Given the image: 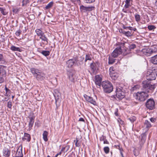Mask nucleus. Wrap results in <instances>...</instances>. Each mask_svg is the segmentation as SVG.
Here are the masks:
<instances>
[{"instance_id":"nucleus-9","label":"nucleus","mask_w":157,"mask_h":157,"mask_svg":"<svg viewBox=\"0 0 157 157\" xmlns=\"http://www.w3.org/2000/svg\"><path fill=\"white\" fill-rule=\"evenodd\" d=\"M84 97L86 101H87L88 102H90L94 105H96V102L91 97L85 94L84 95Z\"/></svg>"},{"instance_id":"nucleus-60","label":"nucleus","mask_w":157,"mask_h":157,"mask_svg":"<svg viewBox=\"0 0 157 157\" xmlns=\"http://www.w3.org/2000/svg\"><path fill=\"white\" fill-rule=\"evenodd\" d=\"M9 98H5L2 99V101H6L9 100Z\"/></svg>"},{"instance_id":"nucleus-27","label":"nucleus","mask_w":157,"mask_h":157,"mask_svg":"<svg viewBox=\"0 0 157 157\" xmlns=\"http://www.w3.org/2000/svg\"><path fill=\"white\" fill-rule=\"evenodd\" d=\"M35 32L37 36L39 37L44 34V33L40 29H37L35 30Z\"/></svg>"},{"instance_id":"nucleus-1","label":"nucleus","mask_w":157,"mask_h":157,"mask_svg":"<svg viewBox=\"0 0 157 157\" xmlns=\"http://www.w3.org/2000/svg\"><path fill=\"white\" fill-rule=\"evenodd\" d=\"M143 88L144 91L138 92L134 95L135 98L137 100L143 102L148 97V93H152L155 88V84H151L147 81H144L142 83Z\"/></svg>"},{"instance_id":"nucleus-36","label":"nucleus","mask_w":157,"mask_h":157,"mask_svg":"<svg viewBox=\"0 0 157 157\" xmlns=\"http://www.w3.org/2000/svg\"><path fill=\"white\" fill-rule=\"evenodd\" d=\"M0 12H1V13L4 15H6L7 14V12L5 9L0 7Z\"/></svg>"},{"instance_id":"nucleus-39","label":"nucleus","mask_w":157,"mask_h":157,"mask_svg":"<svg viewBox=\"0 0 157 157\" xmlns=\"http://www.w3.org/2000/svg\"><path fill=\"white\" fill-rule=\"evenodd\" d=\"M128 47L129 49V50L130 51L131 50L134 49L136 48V45L135 44H132L130 45Z\"/></svg>"},{"instance_id":"nucleus-7","label":"nucleus","mask_w":157,"mask_h":157,"mask_svg":"<svg viewBox=\"0 0 157 157\" xmlns=\"http://www.w3.org/2000/svg\"><path fill=\"white\" fill-rule=\"evenodd\" d=\"M67 75L69 79L71 82H73L75 80L74 75L75 73V71L72 69L68 70L67 69Z\"/></svg>"},{"instance_id":"nucleus-18","label":"nucleus","mask_w":157,"mask_h":157,"mask_svg":"<svg viewBox=\"0 0 157 157\" xmlns=\"http://www.w3.org/2000/svg\"><path fill=\"white\" fill-rule=\"evenodd\" d=\"M22 145H20L19 146L18 149L17 150V152L16 154V155L21 157H23V155L22 153Z\"/></svg>"},{"instance_id":"nucleus-31","label":"nucleus","mask_w":157,"mask_h":157,"mask_svg":"<svg viewBox=\"0 0 157 157\" xmlns=\"http://www.w3.org/2000/svg\"><path fill=\"white\" fill-rule=\"evenodd\" d=\"M41 53L42 55L45 56H48L50 54V52L48 51L43 50Z\"/></svg>"},{"instance_id":"nucleus-43","label":"nucleus","mask_w":157,"mask_h":157,"mask_svg":"<svg viewBox=\"0 0 157 157\" xmlns=\"http://www.w3.org/2000/svg\"><path fill=\"white\" fill-rule=\"evenodd\" d=\"M145 142H143V141L140 140L139 141L140 144V148L141 149L142 147H143L144 144Z\"/></svg>"},{"instance_id":"nucleus-2","label":"nucleus","mask_w":157,"mask_h":157,"mask_svg":"<svg viewBox=\"0 0 157 157\" xmlns=\"http://www.w3.org/2000/svg\"><path fill=\"white\" fill-rule=\"evenodd\" d=\"M122 83H117L116 86L115 96L119 100H121L125 97V91Z\"/></svg>"},{"instance_id":"nucleus-49","label":"nucleus","mask_w":157,"mask_h":157,"mask_svg":"<svg viewBox=\"0 0 157 157\" xmlns=\"http://www.w3.org/2000/svg\"><path fill=\"white\" fill-rule=\"evenodd\" d=\"M70 148V146L69 145H66L64 147V150H65V152H67Z\"/></svg>"},{"instance_id":"nucleus-33","label":"nucleus","mask_w":157,"mask_h":157,"mask_svg":"<svg viewBox=\"0 0 157 157\" xmlns=\"http://www.w3.org/2000/svg\"><path fill=\"white\" fill-rule=\"evenodd\" d=\"M141 140L143 141V142H145L146 139V135L145 133H143L141 135Z\"/></svg>"},{"instance_id":"nucleus-30","label":"nucleus","mask_w":157,"mask_h":157,"mask_svg":"<svg viewBox=\"0 0 157 157\" xmlns=\"http://www.w3.org/2000/svg\"><path fill=\"white\" fill-rule=\"evenodd\" d=\"M0 74H2L3 76L6 74V71L2 65H0Z\"/></svg>"},{"instance_id":"nucleus-56","label":"nucleus","mask_w":157,"mask_h":157,"mask_svg":"<svg viewBox=\"0 0 157 157\" xmlns=\"http://www.w3.org/2000/svg\"><path fill=\"white\" fill-rule=\"evenodd\" d=\"M114 71V68L113 67H111L109 70V71L111 73L112 71Z\"/></svg>"},{"instance_id":"nucleus-19","label":"nucleus","mask_w":157,"mask_h":157,"mask_svg":"<svg viewBox=\"0 0 157 157\" xmlns=\"http://www.w3.org/2000/svg\"><path fill=\"white\" fill-rule=\"evenodd\" d=\"M22 140L23 141L27 140V141L29 142L31 140L30 135L28 133H25L24 134V137L22 138Z\"/></svg>"},{"instance_id":"nucleus-4","label":"nucleus","mask_w":157,"mask_h":157,"mask_svg":"<svg viewBox=\"0 0 157 157\" xmlns=\"http://www.w3.org/2000/svg\"><path fill=\"white\" fill-rule=\"evenodd\" d=\"M101 86L104 91L106 93H109L113 90V88L112 84L109 81H104L101 82Z\"/></svg>"},{"instance_id":"nucleus-35","label":"nucleus","mask_w":157,"mask_h":157,"mask_svg":"<svg viewBox=\"0 0 157 157\" xmlns=\"http://www.w3.org/2000/svg\"><path fill=\"white\" fill-rule=\"evenodd\" d=\"M92 60V58L91 57V55L89 54H86L85 57V61L86 62L87 60L91 61Z\"/></svg>"},{"instance_id":"nucleus-51","label":"nucleus","mask_w":157,"mask_h":157,"mask_svg":"<svg viewBox=\"0 0 157 157\" xmlns=\"http://www.w3.org/2000/svg\"><path fill=\"white\" fill-rule=\"evenodd\" d=\"M114 146L116 147V148L118 149L120 151L123 150L122 148L119 145H115Z\"/></svg>"},{"instance_id":"nucleus-47","label":"nucleus","mask_w":157,"mask_h":157,"mask_svg":"<svg viewBox=\"0 0 157 157\" xmlns=\"http://www.w3.org/2000/svg\"><path fill=\"white\" fill-rule=\"evenodd\" d=\"M118 121L120 124L122 125H124V122L123 121H122L121 119L120 118H119L118 119Z\"/></svg>"},{"instance_id":"nucleus-46","label":"nucleus","mask_w":157,"mask_h":157,"mask_svg":"<svg viewBox=\"0 0 157 157\" xmlns=\"http://www.w3.org/2000/svg\"><path fill=\"white\" fill-rule=\"evenodd\" d=\"M85 2L87 3H91L94 2L95 0H84Z\"/></svg>"},{"instance_id":"nucleus-53","label":"nucleus","mask_w":157,"mask_h":157,"mask_svg":"<svg viewBox=\"0 0 157 157\" xmlns=\"http://www.w3.org/2000/svg\"><path fill=\"white\" fill-rule=\"evenodd\" d=\"M128 29H129L130 30H133L134 31H136L137 29L136 28H133L132 27H131V26H129V27H128Z\"/></svg>"},{"instance_id":"nucleus-25","label":"nucleus","mask_w":157,"mask_h":157,"mask_svg":"<svg viewBox=\"0 0 157 157\" xmlns=\"http://www.w3.org/2000/svg\"><path fill=\"white\" fill-rule=\"evenodd\" d=\"M10 49L13 51H18L19 52H21L22 51V49L20 48L16 47L15 46L12 45L10 48Z\"/></svg>"},{"instance_id":"nucleus-21","label":"nucleus","mask_w":157,"mask_h":157,"mask_svg":"<svg viewBox=\"0 0 157 157\" xmlns=\"http://www.w3.org/2000/svg\"><path fill=\"white\" fill-rule=\"evenodd\" d=\"M75 58L76 59V61H75V64L78 66L83 64L82 61L84 59V58H81L80 60H78L77 57H75Z\"/></svg>"},{"instance_id":"nucleus-50","label":"nucleus","mask_w":157,"mask_h":157,"mask_svg":"<svg viewBox=\"0 0 157 157\" xmlns=\"http://www.w3.org/2000/svg\"><path fill=\"white\" fill-rule=\"evenodd\" d=\"M13 11L14 13H16L18 12V10L17 8H13Z\"/></svg>"},{"instance_id":"nucleus-3","label":"nucleus","mask_w":157,"mask_h":157,"mask_svg":"<svg viewBox=\"0 0 157 157\" xmlns=\"http://www.w3.org/2000/svg\"><path fill=\"white\" fill-rule=\"evenodd\" d=\"M157 75V68H152L151 70H150L147 71L146 76L147 80L145 81H148L151 83L150 81L155 80ZM151 84H152L151 83Z\"/></svg>"},{"instance_id":"nucleus-16","label":"nucleus","mask_w":157,"mask_h":157,"mask_svg":"<svg viewBox=\"0 0 157 157\" xmlns=\"http://www.w3.org/2000/svg\"><path fill=\"white\" fill-rule=\"evenodd\" d=\"M3 155L5 157H9L10 154V151L8 148H5L3 150Z\"/></svg>"},{"instance_id":"nucleus-11","label":"nucleus","mask_w":157,"mask_h":157,"mask_svg":"<svg viewBox=\"0 0 157 157\" xmlns=\"http://www.w3.org/2000/svg\"><path fill=\"white\" fill-rule=\"evenodd\" d=\"M35 77L38 80L42 81L45 78V74L40 71L37 75H36Z\"/></svg>"},{"instance_id":"nucleus-22","label":"nucleus","mask_w":157,"mask_h":157,"mask_svg":"<svg viewBox=\"0 0 157 157\" xmlns=\"http://www.w3.org/2000/svg\"><path fill=\"white\" fill-rule=\"evenodd\" d=\"M151 61L153 64L157 65V54L152 57L151 59Z\"/></svg>"},{"instance_id":"nucleus-63","label":"nucleus","mask_w":157,"mask_h":157,"mask_svg":"<svg viewBox=\"0 0 157 157\" xmlns=\"http://www.w3.org/2000/svg\"><path fill=\"white\" fill-rule=\"evenodd\" d=\"M75 145L76 147H79L80 146V144L78 143V142H75Z\"/></svg>"},{"instance_id":"nucleus-24","label":"nucleus","mask_w":157,"mask_h":157,"mask_svg":"<svg viewBox=\"0 0 157 157\" xmlns=\"http://www.w3.org/2000/svg\"><path fill=\"white\" fill-rule=\"evenodd\" d=\"M144 127L148 129L151 127V125L150 122L148 120H145L144 124Z\"/></svg>"},{"instance_id":"nucleus-23","label":"nucleus","mask_w":157,"mask_h":157,"mask_svg":"<svg viewBox=\"0 0 157 157\" xmlns=\"http://www.w3.org/2000/svg\"><path fill=\"white\" fill-rule=\"evenodd\" d=\"M30 70L31 72L35 76L36 75H37L38 73L40 71L38 69H35L34 68H30Z\"/></svg>"},{"instance_id":"nucleus-29","label":"nucleus","mask_w":157,"mask_h":157,"mask_svg":"<svg viewBox=\"0 0 157 157\" xmlns=\"http://www.w3.org/2000/svg\"><path fill=\"white\" fill-rule=\"evenodd\" d=\"M90 67L93 72H94L96 69V63H92L90 64Z\"/></svg>"},{"instance_id":"nucleus-48","label":"nucleus","mask_w":157,"mask_h":157,"mask_svg":"<svg viewBox=\"0 0 157 157\" xmlns=\"http://www.w3.org/2000/svg\"><path fill=\"white\" fill-rule=\"evenodd\" d=\"M150 121L152 123L156 122V119L155 118L151 117L150 119Z\"/></svg>"},{"instance_id":"nucleus-5","label":"nucleus","mask_w":157,"mask_h":157,"mask_svg":"<svg viewBox=\"0 0 157 157\" xmlns=\"http://www.w3.org/2000/svg\"><path fill=\"white\" fill-rule=\"evenodd\" d=\"M155 101L153 98H150L148 99L145 103L146 108L150 110L155 109Z\"/></svg>"},{"instance_id":"nucleus-32","label":"nucleus","mask_w":157,"mask_h":157,"mask_svg":"<svg viewBox=\"0 0 157 157\" xmlns=\"http://www.w3.org/2000/svg\"><path fill=\"white\" fill-rule=\"evenodd\" d=\"M110 75L112 79L116 80L118 77V75L117 74L113 73L112 72L110 74Z\"/></svg>"},{"instance_id":"nucleus-10","label":"nucleus","mask_w":157,"mask_h":157,"mask_svg":"<svg viewBox=\"0 0 157 157\" xmlns=\"http://www.w3.org/2000/svg\"><path fill=\"white\" fill-rule=\"evenodd\" d=\"M76 59L75 58L68 60L66 62V67L68 68L71 67L74 64H75V61Z\"/></svg>"},{"instance_id":"nucleus-17","label":"nucleus","mask_w":157,"mask_h":157,"mask_svg":"<svg viewBox=\"0 0 157 157\" xmlns=\"http://www.w3.org/2000/svg\"><path fill=\"white\" fill-rule=\"evenodd\" d=\"M40 39H41L42 41V44H47L48 43V39L46 36L44 34L42 36H40Z\"/></svg>"},{"instance_id":"nucleus-15","label":"nucleus","mask_w":157,"mask_h":157,"mask_svg":"<svg viewBox=\"0 0 157 157\" xmlns=\"http://www.w3.org/2000/svg\"><path fill=\"white\" fill-rule=\"evenodd\" d=\"M29 122L28 129V130L30 131L32 129L34 123L35 117L32 116L31 117H29Z\"/></svg>"},{"instance_id":"nucleus-42","label":"nucleus","mask_w":157,"mask_h":157,"mask_svg":"<svg viewBox=\"0 0 157 157\" xmlns=\"http://www.w3.org/2000/svg\"><path fill=\"white\" fill-rule=\"evenodd\" d=\"M136 119V117L134 116L131 117L129 118V120L132 123L133 122L135 121Z\"/></svg>"},{"instance_id":"nucleus-13","label":"nucleus","mask_w":157,"mask_h":157,"mask_svg":"<svg viewBox=\"0 0 157 157\" xmlns=\"http://www.w3.org/2000/svg\"><path fill=\"white\" fill-rule=\"evenodd\" d=\"M142 52L143 53L147 56H150L151 54L153 52V51L149 48H145L142 50Z\"/></svg>"},{"instance_id":"nucleus-28","label":"nucleus","mask_w":157,"mask_h":157,"mask_svg":"<svg viewBox=\"0 0 157 157\" xmlns=\"http://www.w3.org/2000/svg\"><path fill=\"white\" fill-rule=\"evenodd\" d=\"M48 135V132L46 131H44V132L43 134V139L45 142H47L48 140L47 136Z\"/></svg>"},{"instance_id":"nucleus-54","label":"nucleus","mask_w":157,"mask_h":157,"mask_svg":"<svg viewBox=\"0 0 157 157\" xmlns=\"http://www.w3.org/2000/svg\"><path fill=\"white\" fill-rule=\"evenodd\" d=\"M22 2L23 5H25L29 2V0H23Z\"/></svg>"},{"instance_id":"nucleus-20","label":"nucleus","mask_w":157,"mask_h":157,"mask_svg":"<svg viewBox=\"0 0 157 157\" xmlns=\"http://www.w3.org/2000/svg\"><path fill=\"white\" fill-rule=\"evenodd\" d=\"M132 2L133 0H125L124 8L126 9L128 8L129 7L132 6Z\"/></svg>"},{"instance_id":"nucleus-37","label":"nucleus","mask_w":157,"mask_h":157,"mask_svg":"<svg viewBox=\"0 0 157 157\" xmlns=\"http://www.w3.org/2000/svg\"><path fill=\"white\" fill-rule=\"evenodd\" d=\"M136 21L138 22L140 20V16L138 14H136L135 16Z\"/></svg>"},{"instance_id":"nucleus-38","label":"nucleus","mask_w":157,"mask_h":157,"mask_svg":"<svg viewBox=\"0 0 157 157\" xmlns=\"http://www.w3.org/2000/svg\"><path fill=\"white\" fill-rule=\"evenodd\" d=\"M124 35L128 37L131 36L132 35V34L131 33V32L129 31H125Z\"/></svg>"},{"instance_id":"nucleus-61","label":"nucleus","mask_w":157,"mask_h":157,"mask_svg":"<svg viewBox=\"0 0 157 157\" xmlns=\"http://www.w3.org/2000/svg\"><path fill=\"white\" fill-rule=\"evenodd\" d=\"M118 109H116V110H115V112H114V114L115 115L117 116H118Z\"/></svg>"},{"instance_id":"nucleus-14","label":"nucleus","mask_w":157,"mask_h":157,"mask_svg":"<svg viewBox=\"0 0 157 157\" xmlns=\"http://www.w3.org/2000/svg\"><path fill=\"white\" fill-rule=\"evenodd\" d=\"M95 79L96 84L100 86L101 85L102 78L99 75H97L95 76Z\"/></svg>"},{"instance_id":"nucleus-62","label":"nucleus","mask_w":157,"mask_h":157,"mask_svg":"<svg viewBox=\"0 0 157 157\" xmlns=\"http://www.w3.org/2000/svg\"><path fill=\"white\" fill-rule=\"evenodd\" d=\"M129 27V26H126L124 25H123L122 26L123 28L125 29H128V27Z\"/></svg>"},{"instance_id":"nucleus-8","label":"nucleus","mask_w":157,"mask_h":157,"mask_svg":"<svg viewBox=\"0 0 157 157\" xmlns=\"http://www.w3.org/2000/svg\"><path fill=\"white\" fill-rule=\"evenodd\" d=\"M95 7L94 6H91L85 7L83 5H81L80 7V11L82 12L85 13L87 11H92L94 9Z\"/></svg>"},{"instance_id":"nucleus-57","label":"nucleus","mask_w":157,"mask_h":157,"mask_svg":"<svg viewBox=\"0 0 157 157\" xmlns=\"http://www.w3.org/2000/svg\"><path fill=\"white\" fill-rule=\"evenodd\" d=\"M119 32L120 33H122L123 34H124V33L125 32V31L124 30L122 29H121L119 30Z\"/></svg>"},{"instance_id":"nucleus-58","label":"nucleus","mask_w":157,"mask_h":157,"mask_svg":"<svg viewBox=\"0 0 157 157\" xmlns=\"http://www.w3.org/2000/svg\"><path fill=\"white\" fill-rule=\"evenodd\" d=\"M4 81V78L2 77H0V83L3 82Z\"/></svg>"},{"instance_id":"nucleus-26","label":"nucleus","mask_w":157,"mask_h":157,"mask_svg":"<svg viewBox=\"0 0 157 157\" xmlns=\"http://www.w3.org/2000/svg\"><path fill=\"white\" fill-rule=\"evenodd\" d=\"M113 57L111 56L109 57L108 63L109 64H112L115 62L116 59H115Z\"/></svg>"},{"instance_id":"nucleus-40","label":"nucleus","mask_w":157,"mask_h":157,"mask_svg":"<svg viewBox=\"0 0 157 157\" xmlns=\"http://www.w3.org/2000/svg\"><path fill=\"white\" fill-rule=\"evenodd\" d=\"M103 150L105 153L107 154L109 153V148L108 147H105L103 148Z\"/></svg>"},{"instance_id":"nucleus-41","label":"nucleus","mask_w":157,"mask_h":157,"mask_svg":"<svg viewBox=\"0 0 157 157\" xmlns=\"http://www.w3.org/2000/svg\"><path fill=\"white\" fill-rule=\"evenodd\" d=\"M147 28L149 30H153L156 28V27L153 25H149Z\"/></svg>"},{"instance_id":"nucleus-64","label":"nucleus","mask_w":157,"mask_h":157,"mask_svg":"<svg viewBox=\"0 0 157 157\" xmlns=\"http://www.w3.org/2000/svg\"><path fill=\"white\" fill-rule=\"evenodd\" d=\"M6 93H7L8 91H10V90L8 89L6 86L5 88Z\"/></svg>"},{"instance_id":"nucleus-12","label":"nucleus","mask_w":157,"mask_h":157,"mask_svg":"<svg viewBox=\"0 0 157 157\" xmlns=\"http://www.w3.org/2000/svg\"><path fill=\"white\" fill-rule=\"evenodd\" d=\"M121 44L122 43H121ZM123 44H124V46H122L121 47V54H122L123 56H125L129 53L130 52L129 49H128L127 48H126L124 46L125 43H123Z\"/></svg>"},{"instance_id":"nucleus-44","label":"nucleus","mask_w":157,"mask_h":157,"mask_svg":"<svg viewBox=\"0 0 157 157\" xmlns=\"http://www.w3.org/2000/svg\"><path fill=\"white\" fill-rule=\"evenodd\" d=\"M12 102L11 101H9L7 103V106L9 108L11 109L12 107Z\"/></svg>"},{"instance_id":"nucleus-52","label":"nucleus","mask_w":157,"mask_h":157,"mask_svg":"<svg viewBox=\"0 0 157 157\" xmlns=\"http://www.w3.org/2000/svg\"><path fill=\"white\" fill-rule=\"evenodd\" d=\"M3 56L2 54H0V61H4Z\"/></svg>"},{"instance_id":"nucleus-55","label":"nucleus","mask_w":157,"mask_h":157,"mask_svg":"<svg viewBox=\"0 0 157 157\" xmlns=\"http://www.w3.org/2000/svg\"><path fill=\"white\" fill-rule=\"evenodd\" d=\"M105 136H102L100 138V140L101 141H104L105 139Z\"/></svg>"},{"instance_id":"nucleus-6","label":"nucleus","mask_w":157,"mask_h":157,"mask_svg":"<svg viewBox=\"0 0 157 157\" xmlns=\"http://www.w3.org/2000/svg\"><path fill=\"white\" fill-rule=\"evenodd\" d=\"M124 44H120V47L116 48L112 53L111 56L116 58L120 54H121V47L122 46H124Z\"/></svg>"},{"instance_id":"nucleus-45","label":"nucleus","mask_w":157,"mask_h":157,"mask_svg":"<svg viewBox=\"0 0 157 157\" xmlns=\"http://www.w3.org/2000/svg\"><path fill=\"white\" fill-rule=\"evenodd\" d=\"M21 31L20 30H17L16 33L15 34L17 36H19L20 35L21 33Z\"/></svg>"},{"instance_id":"nucleus-34","label":"nucleus","mask_w":157,"mask_h":157,"mask_svg":"<svg viewBox=\"0 0 157 157\" xmlns=\"http://www.w3.org/2000/svg\"><path fill=\"white\" fill-rule=\"evenodd\" d=\"M53 2H50L45 7L46 10H48L51 8L53 6Z\"/></svg>"},{"instance_id":"nucleus-59","label":"nucleus","mask_w":157,"mask_h":157,"mask_svg":"<svg viewBox=\"0 0 157 157\" xmlns=\"http://www.w3.org/2000/svg\"><path fill=\"white\" fill-rule=\"evenodd\" d=\"M103 143H104V144H109V142L106 139H105V140L104 141Z\"/></svg>"}]
</instances>
